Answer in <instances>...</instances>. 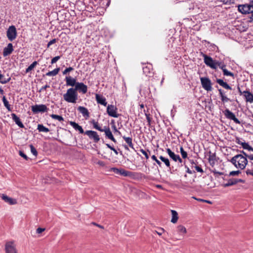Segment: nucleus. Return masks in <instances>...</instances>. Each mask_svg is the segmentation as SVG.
Masks as SVG:
<instances>
[{"label": "nucleus", "mask_w": 253, "mask_h": 253, "mask_svg": "<svg viewBox=\"0 0 253 253\" xmlns=\"http://www.w3.org/2000/svg\"><path fill=\"white\" fill-rule=\"evenodd\" d=\"M180 150L182 158L186 159L187 157V152L184 150L182 147H180Z\"/></svg>", "instance_id": "43"}, {"label": "nucleus", "mask_w": 253, "mask_h": 253, "mask_svg": "<svg viewBox=\"0 0 253 253\" xmlns=\"http://www.w3.org/2000/svg\"><path fill=\"white\" fill-rule=\"evenodd\" d=\"M123 138L125 140L126 143L128 145V146L133 150H134L133 145L132 142V138L129 137H126L123 136Z\"/></svg>", "instance_id": "30"}, {"label": "nucleus", "mask_w": 253, "mask_h": 253, "mask_svg": "<svg viewBox=\"0 0 253 253\" xmlns=\"http://www.w3.org/2000/svg\"><path fill=\"white\" fill-rule=\"evenodd\" d=\"M10 78H8L6 79L4 78V76L1 74H0V83L2 84H5L9 82L10 80Z\"/></svg>", "instance_id": "35"}, {"label": "nucleus", "mask_w": 253, "mask_h": 253, "mask_svg": "<svg viewBox=\"0 0 253 253\" xmlns=\"http://www.w3.org/2000/svg\"><path fill=\"white\" fill-rule=\"evenodd\" d=\"M210 154L208 158V161H209V162L210 163L211 166H213L215 164V154H211V152H210Z\"/></svg>", "instance_id": "27"}, {"label": "nucleus", "mask_w": 253, "mask_h": 253, "mask_svg": "<svg viewBox=\"0 0 253 253\" xmlns=\"http://www.w3.org/2000/svg\"><path fill=\"white\" fill-rule=\"evenodd\" d=\"M152 69V65L150 64H145V66L143 67V72L146 76H151L153 74Z\"/></svg>", "instance_id": "16"}, {"label": "nucleus", "mask_w": 253, "mask_h": 253, "mask_svg": "<svg viewBox=\"0 0 253 253\" xmlns=\"http://www.w3.org/2000/svg\"><path fill=\"white\" fill-rule=\"evenodd\" d=\"M223 113L227 119L233 120L237 124H241L240 121L235 117V114L228 109H225Z\"/></svg>", "instance_id": "8"}, {"label": "nucleus", "mask_w": 253, "mask_h": 253, "mask_svg": "<svg viewBox=\"0 0 253 253\" xmlns=\"http://www.w3.org/2000/svg\"><path fill=\"white\" fill-rule=\"evenodd\" d=\"M17 35V33L15 27L13 25L9 26L6 31V36L8 39L12 42L16 39Z\"/></svg>", "instance_id": "5"}, {"label": "nucleus", "mask_w": 253, "mask_h": 253, "mask_svg": "<svg viewBox=\"0 0 253 253\" xmlns=\"http://www.w3.org/2000/svg\"><path fill=\"white\" fill-rule=\"evenodd\" d=\"M37 129L39 132H48L49 131V129L42 124H39L38 125Z\"/></svg>", "instance_id": "31"}, {"label": "nucleus", "mask_w": 253, "mask_h": 253, "mask_svg": "<svg viewBox=\"0 0 253 253\" xmlns=\"http://www.w3.org/2000/svg\"><path fill=\"white\" fill-rule=\"evenodd\" d=\"M60 57H61L60 56H57L53 57L51 59V63L54 64V63H56L58 60H59L60 59Z\"/></svg>", "instance_id": "48"}, {"label": "nucleus", "mask_w": 253, "mask_h": 253, "mask_svg": "<svg viewBox=\"0 0 253 253\" xmlns=\"http://www.w3.org/2000/svg\"><path fill=\"white\" fill-rule=\"evenodd\" d=\"M140 151L145 156L146 159H149V155L145 150L141 149H140Z\"/></svg>", "instance_id": "51"}, {"label": "nucleus", "mask_w": 253, "mask_h": 253, "mask_svg": "<svg viewBox=\"0 0 253 253\" xmlns=\"http://www.w3.org/2000/svg\"><path fill=\"white\" fill-rule=\"evenodd\" d=\"M239 173H240V171L239 170L232 171L230 172V175L233 176V175H237Z\"/></svg>", "instance_id": "55"}, {"label": "nucleus", "mask_w": 253, "mask_h": 253, "mask_svg": "<svg viewBox=\"0 0 253 253\" xmlns=\"http://www.w3.org/2000/svg\"><path fill=\"white\" fill-rule=\"evenodd\" d=\"M35 67L32 66V65L31 64L26 69V73H28L30 72L31 70H32Z\"/></svg>", "instance_id": "53"}, {"label": "nucleus", "mask_w": 253, "mask_h": 253, "mask_svg": "<svg viewBox=\"0 0 253 253\" xmlns=\"http://www.w3.org/2000/svg\"><path fill=\"white\" fill-rule=\"evenodd\" d=\"M31 110L34 113H44L47 111L48 108L44 104H36L32 106Z\"/></svg>", "instance_id": "7"}, {"label": "nucleus", "mask_w": 253, "mask_h": 253, "mask_svg": "<svg viewBox=\"0 0 253 253\" xmlns=\"http://www.w3.org/2000/svg\"><path fill=\"white\" fill-rule=\"evenodd\" d=\"M56 41L57 40L56 39H53L50 41H49L47 44V48H49L51 45L55 43L56 42Z\"/></svg>", "instance_id": "49"}, {"label": "nucleus", "mask_w": 253, "mask_h": 253, "mask_svg": "<svg viewBox=\"0 0 253 253\" xmlns=\"http://www.w3.org/2000/svg\"><path fill=\"white\" fill-rule=\"evenodd\" d=\"M59 70V68H56L54 69L53 70L47 72L46 74V75L47 76H55L58 73Z\"/></svg>", "instance_id": "32"}, {"label": "nucleus", "mask_w": 253, "mask_h": 253, "mask_svg": "<svg viewBox=\"0 0 253 253\" xmlns=\"http://www.w3.org/2000/svg\"><path fill=\"white\" fill-rule=\"evenodd\" d=\"M216 82L220 85H221L225 89L229 90L232 89L231 87L226 82H224L222 79H217Z\"/></svg>", "instance_id": "26"}, {"label": "nucleus", "mask_w": 253, "mask_h": 253, "mask_svg": "<svg viewBox=\"0 0 253 253\" xmlns=\"http://www.w3.org/2000/svg\"><path fill=\"white\" fill-rule=\"evenodd\" d=\"M19 155L23 157L26 160L28 159V157L26 156V155L22 151H19Z\"/></svg>", "instance_id": "50"}, {"label": "nucleus", "mask_w": 253, "mask_h": 253, "mask_svg": "<svg viewBox=\"0 0 253 253\" xmlns=\"http://www.w3.org/2000/svg\"><path fill=\"white\" fill-rule=\"evenodd\" d=\"M165 231L164 229L163 228H161L160 229V231H157V233L159 235H161L163 233H164Z\"/></svg>", "instance_id": "59"}, {"label": "nucleus", "mask_w": 253, "mask_h": 253, "mask_svg": "<svg viewBox=\"0 0 253 253\" xmlns=\"http://www.w3.org/2000/svg\"><path fill=\"white\" fill-rule=\"evenodd\" d=\"M2 100L4 106L6 107V108L8 111H11L10 105L9 104L8 101L7 100L5 96H3L2 97Z\"/></svg>", "instance_id": "33"}, {"label": "nucleus", "mask_w": 253, "mask_h": 253, "mask_svg": "<svg viewBox=\"0 0 253 253\" xmlns=\"http://www.w3.org/2000/svg\"><path fill=\"white\" fill-rule=\"evenodd\" d=\"M45 230V228H42L39 227L36 230V232L38 234H40Z\"/></svg>", "instance_id": "54"}, {"label": "nucleus", "mask_w": 253, "mask_h": 253, "mask_svg": "<svg viewBox=\"0 0 253 253\" xmlns=\"http://www.w3.org/2000/svg\"><path fill=\"white\" fill-rule=\"evenodd\" d=\"M50 86L48 84H45V85L42 87V88L40 89V91H43L44 90H46V88H49Z\"/></svg>", "instance_id": "56"}, {"label": "nucleus", "mask_w": 253, "mask_h": 253, "mask_svg": "<svg viewBox=\"0 0 253 253\" xmlns=\"http://www.w3.org/2000/svg\"><path fill=\"white\" fill-rule=\"evenodd\" d=\"M11 116L13 121L19 127H20V128L24 127V126L20 121V119L18 116H17V115L15 114L12 113L11 114Z\"/></svg>", "instance_id": "21"}, {"label": "nucleus", "mask_w": 253, "mask_h": 253, "mask_svg": "<svg viewBox=\"0 0 253 253\" xmlns=\"http://www.w3.org/2000/svg\"><path fill=\"white\" fill-rule=\"evenodd\" d=\"M223 75L226 76L234 77V74L230 71H228L226 69L223 70Z\"/></svg>", "instance_id": "42"}, {"label": "nucleus", "mask_w": 253, "mask_h": 253, "mask_svg": "<svg viewBox=\"0 0 253 253\" xmlns=\"http://www.w3.org/2000/svg\"><path fill=\"white\" fill-rule=\"evenodd\" d=\"M95 98L97 103L106 106L107 104L106 98L101 95L99 94H95Z\"/></svg>", "instance_id": "19"}, {"label": "nucleus", "mask_w": 253, "mask_h": 253, "mask_svg": "<svg viewBox=\"0 0 253 253\" xmlns=\"http://www.w3.org/2000/svg\"><path fill=\"white\" fill-rule=\"evenodd\" d=\"M151 158L153 160L155 161L156 163L160 166V167H161V165H162V163L161 162L158 160L157 158V157L155 156V155H153L152 157H151Z\"/></svg>", "instance_id": "47"}, {"label": "nucleus", "mask_w": 253, "mask_h": 253, "mask_svg": "<svg viewBox=\"0 0 253 253\" xmlns=\"http://www.w3.org/2000/svg\"><path fill=\"white\" fill-rule=\"evenodd\" d=\"M50 117H51L52 119L57 120L59 121V122H62V121H64V119L61 116L55 115V114H52L50 115Z\"/></svg>", "instance_id": "36"}, {"label": "nucleus", "mask_w": 253, "mask_h": 253, "mask_svg": "<svg viewBox=\"0 0 253 253\" xmlns=\"http://www.w3.org/2000/svg\"><path fill=\"white\" fill-rule=\"evenodd\" d=\"M111 171L114 172L116 174H120L121 172V169H119L116 168H112L111 169Z\"/></svg>", "instance_id": "46"}, {"label": "nucleus", "mask_w": 253, "mask_h": 253, "mask_svg": "<svg viewBox=\"0 0 253 253\" xmlns=\"http://www.w3.org/2000/svg\"><path fill=\"white\" fill-rule=\"evenodd\" d=\"M78 110L84 117H88L89 116V112L87 108L83 106H79Z\"/></svg>", "instance_id": "25"}, {"label": "nucleus", "mask_w": 253, "mask_h": 253, "mask_svg": "<svg viewBox=\"0 0 253 253\" xmlns=\"http://www.w3.org/2000/svg\"><path fill=\"white\" fill-rule=\"evenodd\" d=\"M246 101L251 103H253V94L248 90H245L243 92Z\"/></svg>", "instance_id": "20"}, {"label": "nucleus", "mask_w": 253, "mask_h": 253, "mask_svg": "<svg viewBox=\"0 0 253 253\" xmlns=\"http://www.w3.org/2000/svg\"><path fill=\"white\" fill-rule=\"evenodd\" d=\"M246 173L247 175H253V170L247 169L246 170Z\"/></svg>", "instance_id": "57"}, {"label": "nucleus", "mask_w": 253, "mask_h": 253, "mask_svg": "<svg viewBox=\"0 0 253 253\" xmlns=\"http://www.w3.org/2000/svg\"><path fill=\"white\" fill-rule=\"evenodd\" d=\"M233 0H221L224 3H231Z\"/></svg>", "instance_id": "60"}, {"label": "nucleus", "mask_w": 253, "mask_h": 253, "mask_svg": "<svg viewBox=\"0 0 253 253\" xmlns=\"http://www.w3.org/2000/svg\"><path fill=\"white\" fill-rule=\"evenodd\" d=\"M69 124L76 130H78L80 133H84V131L82 127L79 126L77 123L75 122L71 121Z\"/></svg>", "instance_id": "24"}, {"label": "nucleus", "mask_w": 253, "mask_h": 253, "mask_svg": "<svg viewBox=\"0 0 253 253\" xmlns=\"http://www.w3.org/2000/svg\"><path fill=\"white\" fill-rule=\"evenodd\" d=\"M186 168L187 169L186 172L187 173H188L189 174H192V170H191L188 167L186 166Z\"/></svg>", "instance_id": "63"}, {"label": "nucleus", "mask_w": 253, "mask_h": 253, "mask_svg": "<svg viewBox=\"0 0 253 253\" xmlns=\"http://www.w3.org/2000/svg\"><path fill=\"white\" fill-rule=\"evenodd\" d=\"M247 158H248L251 160H253V154L248 155Z\"/></svg>", "instance_id": "64"}, {"label": "nucleus", "mask_w": 253, "mask_h": 253, "mask_svg": "<svg viewBox=\"0 0 253 253\" xmlns=\"http://www.w3.org/2000/svg\"><path fill=\"white\" fill-rule=\"evenodd\" d=\"M193 199L196 200L197 201H199V202H204V199H200V198H196V197H192Z\"/></svg>", "instance_id": "62"}, {"label": "nucleus", "mask_w": 253, "mask_h": 253, "mask_svg": "<svg viewBox=\"0 0 253 253\" xmlns=\"http://www.w3.org/2000/svg\"><path fill=\"white\" fill-rule=\"evenodd\" d=\"M201 53L204 57V63L206 65L209 66L211 69H216L217 68V61L213 60L211 57L209 56L202 52Z\"/></svg>", "instance_id": "4"}, {"label": "nucleus", "mask_w": 253, "mask_h": 253, "mask_svg": "<svg viewBox=\"0 0 253 253\" xmlns=\"http://www.w3.org/2000/svg\"><path fill=\"white\" fill-rule=\"evenodd\" d=\"M230 162L237 168L243 169L247 165L248 161L246 157L242 154H238L234 156Z\"/></svg>", "instance_id": "1"}, {"label": "nucleus", "mask_w": 253, "mask_h": 253, "mask_svg": "<svg viewBox=\"0 0 253 253\" xmlns=\"http://www.w3.org/2000/svg\"><path fill=\"white\" fill-rule=\"evenodd\" d=\"M91 123L93 125V128H94L95 129H96L101 132L102 131L103 128L101 127H100V126H99L98 123L97 122L95 121L94 120H93L91 121Z\"/></svg>", "instance_id": "34"}, {"label": "nucleus", "mask_w": 253, "mask_h": 253, "mask_svg": "<svg viewBox=\"0 0 253 253\" xmlns=\"http://www.w3.org/2000/svg\"><path fill=\"white\" fill-rule=\"evenodd\" d=\"M200 80L203 88L209 91H211L212 89L211 86V81L208 77H201Z\"/></svg>", "instance_id": "6"}, {"label": "nucleus", "mask_w": 253, "mask_h": 253, "mask_svg": "<svg viewBox=\"0 0 253 253\" xmlns=\"http://www.w3.org/2000/svg\"><path fill=\"white\" fill-rule=\"evenodd\" d=\"M195 168L196 170L198 172H201V173L204 172V171H203V169H202L201 167H200L199 166H196L195 167Z\"/></svg>", "instance_id": "52"}, {"label": "nucleus", "mask_w": 253, "mask_h": 253, "mask_svg": "<svg viewBox=\"0 0 253 253\" xmlns=\"http://www.w3.org/2000/svg\"><path fill=\"white\" fill-rule=\"evenodd\" d=\"M101 132H104L105 136L113 141L114 142L116 143L117 141L114 138L113 135L112 134V132L110 130V128L108 126H105L102 129Z\"/></svg>", "instance_id": "14"}, {"label": "nucleus", "mask_w": 253, "mask_h": 253, "mask_svg": "<svg viewBox=\"0 0 253 253\" xmlns=\"http://www.w3.org/2000/svg\"><path fill=\"white\" fill-rule=\"evenodd\" d=\"M0 197L5 203L8 204L10 205H14L17 204V200L16 199L10 198L5 194H0Z\"/></svg>", "instance_id": "13"}, {"label": "nucleus", "mask_w": 253, "mask_h": 253, "mask_svg": "<svg viewBox=\"0 0 253 253\" xmlns=\"http://www.w3.org/2000/svg\"><path fill=\"white\" fill-rule=\"evenodd\" d=\"M112 128L114 132H118V130L117 129V127L115 125L112 126Z\"/></svg>", "instance_id": "61"}, {"label": "nucleus", "mask_w": 253, "mask_h": 253, "mask_svg": "<svg viewBox=\"0 0 253 253\" xmlns=\"http://www.w3.org/2000/svg\"><path fill=\"white\" fill-rule=\"evenodd\" d=\"M238 144L241 145L243 149H247L250 151H253V148L251 147L248 143L246 142H238Z\"/></svg>", "instance_id": "28"}, {"label": "nucleus", "mask_w": 253, "mask_h": 253, "mask_svg": "<svg viewBox=\"0 0 253 253\" xmlns=\"http://www.w3.org/2000/svg\"><path fill=\"white\" fill-rule=\"evenodd\" d=\"M160 159L163 161L167 167L170 166V163L169 160L168 158H165L162 156L159 157Z\"/></svg>", "instance_id": "37"}, {"label": "nucleus", "mask_w": 253, "mask_h": 253, "mask_svg": "<svg viewBox=\"0 0 253 253\" xmlns=\"http://www.w3.org/2000/svg\"><path fill=\"white\" fill-rule=\"evenodd\" d=\"M243 180L241 179H230L228 180L227 182L224 184V186L225 187H229L232 185H234L236 184L239 182H242Z\"/></svg>", "instance_id": "23"}, {"label": "nucleus", "mask_w": 253, "mask_h": 253, "mask_svg": "<svg viewBox=\"0 0 253 253\" xmlns=\"http://www.w3.org/2000/svg\"><path fill=\"white\" fill-rule=\"evenodd\" d=\"M166 151L170 158L172 159L174 161L176 162L178 161L180 163L182 162V159L180 158L178 155H176L174 152H172L169 148H167Z\"/></svg>", "instance_id": "15"}, {"label": "nucleus", "mask_w": 253, "mask_h": 253, "mask_svg": "<svg viewBox=\"0 0 253 253\" xmlns=\"http://www.w3.org/2000/svg\"><path fill=\"white\" fill-rule=\"evenodd\" d=\"M84 134L87 135L88 137L92 139L95 143H97L100 140V137L97 132L93 130H86Z\"/></svg>", "instance_id": "10"}, {"label": "nucleus", "mask_w": 253, "mask_h": 253, "mask_svg": "<svg viewBox=\"0 0 253 253\" xmlns=\"http://www.w3.org/2000/svg\"><path fill=\"white\" fill-rule=\"evenodd\" d=\"M177 231L179 233H186V229L183 225H179L177 226Z\"/></svg>", "instance_id": "39"}, {"label": "nucleus", "mask_w": 253, "mask_h": 253, "mask_svg": "<svg viewBox=\"0 0 253 253\" xmlns=\"http://www.w3.org/2000/svg\"><path fill=\"white\" fill-rule=\"evenodd\" d=\"M130 171L126 170L123 169H121L120 175H123L125 176H129L130 175Z\"/></svg>", "instance_id": "38"}, {"label": "nucleus", "mask_w": 253, "mask_h": 253, "mask_svg": "<svg viewBox=\"0 0 253 253\" xmlns=\"http://www.w3.org/2000/svg\"><path fill=\"white\" fill-rule=\"evenodd\" d=\"M217 67H219L220 69H221L222 70V72L223 71V70L226 69V65L224 64V63L221 62H218L217 61Z\"/></svg>", "instance_id": "40"}, {"label": "nucleus", "mask_w": 253, "mask_h": 253, "mask_svg": "<svg viewBox=\"0 0 253 253\" xmlns=\"http://www.w3.org/2000/svg\"><path fill=\"white\" fill-rule=\"evenodd\" d=\"M117 108L116 106L113 105H108L107 107V112L109 116L114 117L118 118L120 116L117 112Z\"/></svg>", "instance_id": "9"}, {"label": "nucleus", "mask_w": 253, "mask_h": 253, "mask_svg": "<svg viewBox=\"0 0 253 253\" xmlns=\"http://www.w3.org/2000/svg\"><path fill=\"white\" fill-rule=\"evenodd\" d=\"M13 51V45L11 43H9L7 46L3 48V55L5 57L10 55Z\"/></svg>", "instance_id": "17"}, {"label": "nucleus", "mask_w": 253, "mask_h": 253, "mask_svg": "<svg viewBox=\"0 0 253 253\" xmlns=\"http://www.w3.org/2000/svg\"><path fill=\"white\" fill-rule=\"evenodd\" d=\"M30 147L31 153L33 154V155L36 157L38 155V152L36 149L32 145H30Z\"/></svg>", "instance_id": "41"}, {"label": "nucleus", "mask_w": 253, "mask_h": 253, "mask_svg": "<svg viewBox=\"0 0 253 253\" xmlns=\"http://www.w3.org/2000/svg\"><path fill=\"white\" fill-rule=\"evenodd\" d=\"M65 80L67 86H76L77 82L75 78H72L71 76H66Z\"/></svg>", "instance_id": "18"}, {"label": "nucleus", "mask_w": 253, "mask_h": 253, "mask_svg": "<svg viewBox=\"0 0 253 253\" xmlns=\"http://www.w3.org/2000/svg\"><path fill=\"white\" fill-rule=\"evenodd\" d=\"M74 70V68L72 67H69L67 68L63 71V75H66L68 73Z\"/></svg>", "instance_id": "44"}, {"label": "nucleus", "mask_w": 253, "mask_h": 253, "mask_svg": "<svg viewBox=\"0 0 253 253\" xmlns=\"http://www.w3.org/2000/svg\"><path fill=\"white\" fill-rule=\"evenodd\" d=\"M5 250L6 253H17L13 242H8L5 244Z\"/></svg>", "instance_id": "12"}, {"label": "nucleus", "mask_w": 253, "mask_h": 253, "mask_svg": "<svg viewBox=\"0 0 253 253\" xmlns=\"http://www.w3.org/2000/svg\"><path fill=\"white\" fill-rule=\"evenodd\" d=\"M73 89L76 92L79 91L83 94H85L87 91V86L83 83L77 82L76 86Z\"/></svg>", "instance_id": "11"}, {"label": "nucleus", "mask_w": 253, "mask_h": 253, "mask_svg": "<svg viewBox=\"0 0 253 253\" xmlns=\"http://www.w3.org/2000/svg\"><path fill=\"white\" fill-rule=\"evenodd\" d=\"M218 91L219 92V94L221 100L222 102L225 103L228 101H230L231 100L227 97V96L225 94L224 91L221 89H218Z\"/></svg>", "instance_id": "22"}, {"label": "nucleus", "mask_w": 253, "mask_h": 253, "mask_svg": "<svg viewBox=\"0 0 253 253\" xmlns=\"http://www.w3.org/2000/svg\"><path fill=\"white\" fill-rule=\"evenodd\" d=\"M145 115L146 116V120H147V122H148V125L149 126H150L151 123V117L150 116V114H148L147 113H145Z\"/></svg>", "instance_id": "45"}, {"label": "nucleus", "mask_w": 253, "mask_h": 253, "mask_svg": "<svg viewBox=\"0 0 253 253\" xmlns=\"http://www.w3.org/2000/svg\"><path fill=\"white\" fill-rule=\"evenodd\" d=\"M171 214H172V218L171 219V222L175 223L177 222L178 217V213L177 212L174 211V210H171Z\"/></svg>", "instance_id": "29"}, {"label": "nucleus", "mask_w": 253, "mask_h": 253, "mask_svg": "<svg viewBox=\"0 0 253 253\" xmlns=\"http://www.w3.org/2000/svg\"><path fill=\"white\" fill-rule=\"evenodd\" d=\"M212 173H214V174H219V175H222L223 173L221 172H219L216 171L215 169L212 170Z\"/></svg>", "instance_id": "58"}, {"label": "nucleus", "mask_w": 253, "mask_h": 253, "mask_svg": "<svg viewBox=\"0 0 253 253\" xmlns=\"http://www.w3.org/2000/svg\"><path fill=\"white\" fill-rule=\"evenodd\" d=\"M65 101L68 103H76L78 99V92H76L73 87L67 89L66 93L63 95Z\"/></svg>", "instance_id": "2"}, {"label": "nucleus", "mask_w": 253, "mask_h": 253, "mask_svg": "<svg viewBox=\"0 0 253 253\" xmlns=\"http://www.w3.org/2000/svg\"><path fill=\"white\" fill-rule=\"evenodd\" d=\"M238 9L240 12L243 14L251 13V18L253 20V1L250 2L249 4L239 5Z\"/></svg>", "instance_id": "3"}]
</instances>
